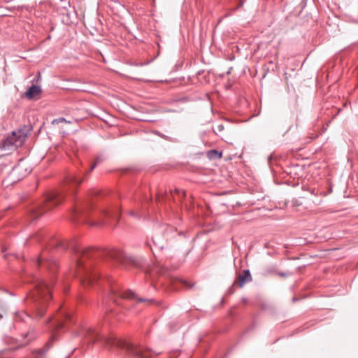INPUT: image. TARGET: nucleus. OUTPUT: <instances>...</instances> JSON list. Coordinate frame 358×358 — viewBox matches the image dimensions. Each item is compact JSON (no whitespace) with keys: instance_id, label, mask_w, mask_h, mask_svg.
<instances>
[{"instance_id":"nucleus-1","label":"nucleus","mask_w":358,"mask_h":358,"mask_svg":"<svg viewBox=\"0 0 358 358\" xmlns=\"http://www.w3.org/2000/svg\"><path fill=\"white\" fill-rule=\"evenodd\" d=\"M53 244L63 249L69 247L73 252V260L75 262V270L73 275L78 278L84 286L91 285L99 278L98 274L91 272L93 259L100 255V252L92 248H83L73 244L71 245L62 241H55Z\"/></svg>"},{"instance_id":"nucleus-19","label":"nucleus","mask_w":358,"mask_h":358,"mask_svg":"<svg viewBox=\"0 0 358 358\" xmlns=\"http://www.w3.org/2000/svg\"><path fill=\"white\" fill-rule=\"evenodd\" d=\"M25 336L29 338V341L27 343L22 344L20 346L27 345L30 341L34 340L36 338V334L34 331H31L27 333Z\"/></svg>"},{"instance_id":"nucleus-27","label":"nucleus","mask_w":358,"mask_h":358,"mask_svg":"<svg viewBox=\"0 0 358 358\" xmlns=\"http://www.w3.org/2000/svg\"><path fill=\"white\" fill-rule=\"evenodd\" d=\"M176 191L178 194H180V190H178V189H176Z\"/></svg>"},{"instance_id":"nucleus-4","label":"nucleus","mask_w":358,"mask_h":358,"mask_svg":"<svg viewBox=\"0 0 358 358\" xmlns=\"http://www.w3.org/2000/svg\"><path fill=\"white\" fill-rule=\"evenodd\" d=\"M31 129L30 126H24L17 131H13L2 141L1 149L6 151H13L21 146L31 131Z\"/></svg>"},{"instance_id":"nucleus-22","label":"nucleus","mask_w":358,"mask_h":358,"mask_svg":"<svg viewBox=\"0 0 358 358\" xmlns=\"http://www.w3.org/2000/svg\"><path fill=\"white\" fill-rule=\"evenodd\" d=\"M128 214L130 216L138 218V219L141 217L140 213L138 211H136V210H129L128 212Z\"/></svg>"},{"instance_id":"nucleus-28","label":"nucleus","mask_w":358,"mask_h":358,"mask_svg":"<svg viewBox=\"0 0 358 358\" xmlns=\"http://www.w3.org/2000/svg\"><path fill=\"white\" fill-rule=\"evenodd\" d=\"M36 358H38V357H36Z\"/></svg>"},{"instance_id":"nucleus-3","label":"nucleus","mask_w":358,"mask_h":358,"mask_svg":"<svg viewBox=\"0 0 358 358\" xmlns=\"http://www.w3.org/2000/svg\"><path fill=\"white\" fill-rule=\"evenodd\" d=\"M51 297L50 285L43 280H38L34 289L28 294L26 299L36 318L40 319L44 315L48 302Z\"/></svg>"},{"instance_id":"nucleus-26","label":"nucleus","mask_w":358,"mask_h":358,"mask_svg":"<svg viewBox=\"0 0 358 358\" xmlns=\"http://www.w3.org/2000/svg\"><path fill=\"white\" fill-rule=\"evenodd\" d=\"M51 320V318H49L48 320L47 321V323L50 322Z\"/></svg>"},{"instance_id":"nucleus-17","label":"nucleus","mask_w":358,"mask_h":358,"mask_svg":"<svg viewBox=\"0 0 358 358\" xmlns=\"http://www.w3.org/2000/svg\"><path fill=\"white\" fill-rule=\"evenodd\" d=\"M103 159L102 158V157H101V156L97 157L95 159L94 163L92 165V166L88 172L92 171L98 164H99L100 163H101L103 162Z\"/></svg>"},{"instance_id":"nucleus-11","label":"nucleus","mask_w":358,"mask_h":358,"mask_svg":"<svg viewBox=\"0 0 358 358\" xmlns=\"http://www.w3.org/2000/svg\"><path fill=\"white\" fill-rule=\"evenodd\" d=\"M152 242L154 243L155 247L159 249H163L166 247V239L163 235L161 234L160 232L155 234V235L152 238Z\"/></svg>"},{"instance_id":"nucleus-12","label":"nucleus","mask_w":358,"mask_h":358,"mask_svg":"<svg viewBox=\"0 0 358 358\" xmlns=\"http://www.w3.org/2000/svg\"><path fill=\"white\" fill-rule=\"evenodd\" d=\"M252 280V275L249 270H244L243 273L239 275L238 279V285L240 287H243V285L247 283L251 282Z\"/></svg>"},{"instance_id":"nucleus-7","label":"nucleus","mask_w":358,"mask_h":358,"mask_svg":"<svg viewBox=\"0 0 358 358\" xmlns=\"http://www.w3.org/2000/svg\"><path fill=\"white\" fill-rule=\"evenodd\" d=\"M63 200V196L59 192H52L45 198V208L49 210L51 206L59 205Z\"/></svg>"},{"instance_id":"nucleus-10","label":"nucleus","mask_w":358,"mask_h":358,"mask_svg":"<svg viewBox=\"0 0 358 358\" xmlns=\"http://www.w3.org/2000/svg\"><path fill=\"white\" fill-rule=\"evenodd\" d=\"M91 204L88 203V201L83 202L80 204H76L74 210H73V215L78 216L80 215H85L87 213L88 209H90Z\"/></svg>"},{"instance_id":"nucleus-15","label":"nucleus","mask_w":358,"mask_h":358,"mask_svg":"<svg viewBox=\"0 0 358 358\" xmlns=\"http://www.w3.org/2000/svg\"><path fill=\"white\" fill-rule=\"evenodd\" d=\"M41 92V87L38 85H32L30 87L28 90L26 92L27 97L31 99L35 96L38 95Z\"/></svg>"},{"instance_id":"nucleus-16","label":"nucleus","mask_w":358,"mask_h":358,"mask_svg":"<svg viewBox=\"0 0 358 358\" xmlns=\"http://www.w3.org/2000/svg\"><path fill=\"white\" fill-rule=\"evenodd\" d=\"M50 343H47L45 346L42 348L38 350H34L31 351L33 355H37L38 358L42 357L45 355L47 351L50 349Z\"/></svg>"},{"instance_id":"nucleus-6","label":"nucleus","mask_w":358,"mask_h":358,"mask_svg":"<svg viewBox=\"0 0 358 358\" xmlns=\"http://www.w3.org/2000/svg\"><path fill=\"white\" fill-rule=\"evenodd\" d=\"M109 300L113 303L120 305L119 300L120 299H129V300H136L138 302H146L148 304L155 303L154 299H148L146 298L137 297L136 294L131 290H122L117 286H113L110 288V293L108 296Z\"/></svg>"},{"instance_id":"nucleus-20","label":"nucleus","mask_w":358,"mask_h":358,"mask_svg":"<svg viewBox=\"0 0 358 358\" xmlns=\"http://www.w3.org/2000/svg\"><path fill=\"white\" fill-rule=\"evenodd\" d=\"M109 222L107 220L97 221L90 223V224L92 227H99L101 225L108 224Z\"/></svg>"},{"instance_id":"nucleus-18","label":"nucleus","mask_w":358,"mask_h":358,"mask_svg":"<svg viewBox=\"0 0 358 358\" xmlns=\"http://www.w3.org/2000/svg\"><path fill=\"white\" fill-rule=\"evenodd\" d=\"M43 212H44L43 210H41V207L34 208L31 210V213L34 216H35V218H37L38 217L41 215L43 213Z\"/></svg>"},{"instance_id":"nucleus-5","label":"nucleus","mask_w":358,"mask_h":358,"mask_svg":"<svg viewBox=\"0 0 358 358\" xmlns=\"http://www.w3.org/2000/svg\"><path fill=\"white\" fill-rule=\"evenodd\" d=\"M102 253L106 256V258L113 261L125 268H129L130 266L141 268L144 264L143 259L127 256L120 250L110 249L103 251Z\"/></svg>"},{"instance_id":"nucleus-14","label":"nucleus","mask_w":358,"mask_h":358,"mask_svg":"<svg viewBox=\"0 0 358 358\" xmlns=\"http://www.w3.org/2000/svg\"><path fill=\"white\" fill-rule=\"evenodd\" d=\"M83 180L75 174H71L66 178V183L68 185H78L83 182Z\"/></svg>"},{"instance_id":"nucleus-23","label":"nucleus","mask_w":358,"mask_h":358,"mask_svg":"<svg viewBox=\"0 0 358 358\" xmlns=\"http://www.w3.org/2000/svg\"><path fill=\"white\" fill-rule=\"evenodd\" d=\"M211 154H214V155H216L217 157V158H221L222 157V153L221 152H217V150H211L210 152V157H211Z\"/></svg>"},{"instance_id":"nucleus-9","label":"nucleus","mask_w":358,"mask_h":358,"mask_svg":"<svg viewBox=\"0 0 358 358\" xmlns=\"http://www.w3.org/2000/svg\"><path fill=\"white\" fill-rule=\"evenodd\" d=\"M120 213V210L118 206L101 210V214L103 215L106 219H118Z\"/></svg>"},{"instance_id":"nucleus-8","label":"nucleus","mask_w":358,"mask_h":358,"mask_svg":"<svg viewBox=\"0 0 358 358\" xmlns=\"http://www.w3.org/2000/svg\"><path fill=\"white\" fill-rule=\"evenodd\" d=\"M37 264L40 267L49 268L52 271L57 266V263L55 260L48 258L46 256V251H43L42 252L40 257L37 260Z\"/></svg>"},{"instance_id":"nucleus-13","label":"nucleus","mask_w":358,"mask_h":358,"mask_svg":"<svg viewBox=\"0 0 358 358\" xmlns=\"http://www.w3.org/2000/svg\"><path fill=\"white\" fill-rule=\"evenodd\" d=\"M66 322H73L72 316L67 313H64L63 317L61 320H58L55 326L57 329L63 328Z\"/></svg>"},{"instance_id":"nucleus-25","label":"nucleus","mask_w":358,"mask_h":358,"mask_svg":"<svg viewBox=\"0 0 358 358\" xmlns=\"http://www.w3.org/2000/svg\"><path fill=\"white\" fill-rule=\"evenodd\" d=\"M278 275H279L280 276H282V277H286V276H287V273H283V272L278 273Z\"/></svg>"},{"instance_id":"nucleus-24","label":"nucleus","mask_w":358,"mask_h":358,"mask_svg":"<svg viewBox=\"0 0 358 358\" xmlns=\"http://www.w3.org/2000/svg\"><path fill=\"white\" fill-rule=\"evenodd\" d=\"M67 122V121L65 120V118L64 117H59L57 119H55L52 121V123L53 124H58V123H60V122Z\"/></svg>"},{"instance_id":"nucleus-2","label":"nucleus","mask_w":358,"mask_h":358,"mask_svg":"<svg viewBox=\"0 0 358 358\" xmlns=\"http://www.w3.org/2000/svg\"><path fill=\"white\" fill-rule=\"evenodd\" d=\"M78 335L92 343H101L110 350L113 349L124 350L129 354L138 358H152V356L148 349L144 348L141 345L117 338L113 334L101 335L92 327H81Z\"/></svg>"},{"instance_id":"nucleus-21","label":"nucleus","mask_w":358,"mask_h":358,"mask_svg":"<svg viewBox=\"0 0 358 358\" xmlns=\"http://www.w3.org/2000/svg\"><path fill=\"white\" fill-rule=\"evenodd\" d=\"M23 167L20 163L17 164L14 168L13 169V173L16 174L21 172Z\"/></svg>"}]
</instances>
